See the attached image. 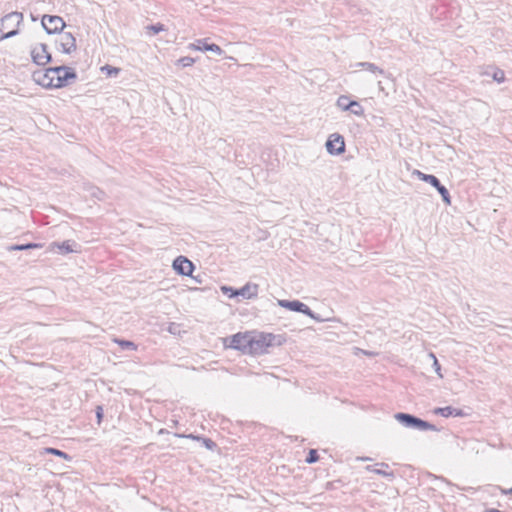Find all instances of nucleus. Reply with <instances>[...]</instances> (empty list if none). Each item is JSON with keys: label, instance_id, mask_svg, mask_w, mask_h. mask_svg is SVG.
Here are the masks:
<instances>
[{"label": "nucleus", "instance_id": "obj_1", "mask_svg": "<svg viewBox=\"0 0 512 512\" xmlns=\"http://www.w3.org/2000/svg\"><path fill=\"white\" fill-rule=\"evenodd\" d=\"M284 338L281 335H274L272 333H259L251 337L250 353L255 355H262L268 352L269 347L282 345Z\"/></svg>", "mask_w": 512, "mask_h": 512}, {"label": "nucleus", "instance_id": "obj_2", "mask_svg": "<svg viewBox=\"0 0 512 512\" xmlns=\"http://www.w3.org/2000/svg\"><path fill=\"white\" fill-rule=\"evenodd\" d=\"M23 19V14L17 11L3 16L0 20V40L16 36L19 33V26L22 24Z\"/></svg>", "mask_w": 512, "mask_h": 512}, {"label": "nucleus", "instance_id": "obj_3", "mask_svg": "<svg viewBox=\"0 0 512 512\" xmlns=\"http://www.w3.org/2000/svg\"><path fill=\"white\" fill-rule=\"evenodd\" d=\"M395 420L406 428L418 430V431H439V429L432 423L425 421L413 414L398 412L394 414Z\"/></svg>", "mask_w": 512, "mask_h": 512}, {"label": "nucleus", "instance_id": "obj_4", "mask_svg": "<svg viewBox=\"0 0 512 512\" xmlns=\"http://www.w3.org/2000/svg\"><path fill=\"white\" fill-rule=\"evenodd\" d=\"M50 71L54 73L56 88L65 87L77 78L76 71L65 65L50 67Z\"/></svg>", "mask_w": 512, "mask_h": 512}, {"label": "nucleus", "instance_id": "obj_5", "mask_svg": "<svg viewBox=\"0 0 512 512\" xmlns=\"http://www.w3.org/2000/svg\"><path fill=\"white\" fill-rule=\"evenodd\" d=\"M414 174H416L420 180L429 183L432 188H435L441 195L442 201L446 205L451 204V196L448 189L441 184L440 180L435 175L425 174L419 170H415Z\"/></svg>", "mask_w": 512, "mask_h": 512}, {"label": "nucleus", "instance_id": "obj_6", "mask_svg": "<svg viewBox=\"0 0 512 512\" xmlns=\"http://www.w3.org/2000/svg\"><path fill=\"white\" fill-rule=\"evenodd\" d=\"M258 284L248 282L243 287L239 289H234L232 287L223 286L221 289L225 295L229 298H233L236 296H241L244 299H252L258 294Z\"/></svg>", "mask_w": 512, "mask_h": 512}, {"label": "nucleus", "instance_id": "obj_7", "mask_svg": "<svg viewBox=\"0 0 512 512\" xmlns=\"http://www.w3.org/2000/svg\"><path fill=\"white\" fill-rule=\"evenodd\" d=\"M41 24L48 34L60 33L66 26L62 17L57 15H44L42 17Z\"/></svg>", "mask_w": 512, "mask_h": 512}, {"label": "nucleus", "instance_id": "obj_8", "mask_svg": "<svg viewBox=\"0 0 512 512\" xmlns=\"http://www.w3.org/2000/svg\"><path fill=\"white\" fill-rule=\"evenodd\" d=\"M31 57L33 62L39 66H44L52 61L48 46L44 43H40L31 49Z\"/></svg>", "mask_w": 512, "mask_h": 512}, {"label": "nucleus", "instance_id": "obj_9", "mask_svg": "<svg viewBox=\"0 0 512 512\" xmlns=\"http://www.w3.org/2000/svg\"><path fill=\"white\" fill-rule=\"evenodd\" d=\"M325 146L329 154L340 155L345 152L344 137L338 133H333L328 137Z\"/></svg>", "mask_w": 512, "mask_h": 512}, {"label": "nucleus", "instance_id": "obj_10", "mask_svg": "<svg viewBox=\"0 0 512 512\" xmlns=\"http://www.w3.org/2000/svg\"><path fill=\"white\" fill-rule=\"evenodd\" d=\"M33 80L44 88H56L54 73H51L50 67L46 70L34 71L32 74Z\"/></svg>", "mask_w": 512, "mask_h": 512}, {"label": "nucleus", "instance_id": "obj_11", "mask_svg": "<svg viewBox=\"0 0 512 512\" xmlns=\"http://www.w3.org/2000/svg\"><path fill=\"white\" fill-rule=\"evenodd\" d=\"M173 269L183 276H192V272L195 269L194 264L185 256H178L174 259L172 264Z\"/></svg>", "mask_w": 512, "mask_h": 512}, {"label": "nucleus", "instance_id": "obj_12", "mask_svg": "<svg viewBox=\"0 0 512 512\" xmlns=\"http://www.w3.org/2000/svg\"><path fill=\"white\" fill-rule=\"evenodd\" d=\"M232 349L250 353L251 336L248 334L237 333L230 338L228 345Z\"/></svg>", "mask_w": 512, "mask_h": 512}, {"label": "nucleus", "instance_id": "obj_13", "mask_svg": "<svg viewBox=\"0 0 512 512\" xmlns=\"http://www.w3.org/2000/svg\"><path fill=\"white\" fill-rule=\"evenodd\" d=\"M59 49L65 54H71L77 48L76 39L70 32H63L60 35L59 41Z\"/></svg>", "mask_w": 512, "mask_h": 512}, {"label": "nucleus", "instance_id": "obj_14", "mask_svg": "<svg viewBox=\"0 0 512 512\" xmlns=\"http://www.w3.org/2000/svg\"><path fill=\"white\" fill-rule=\"evenodd\" d=\"M190 48L199 51H210L217 55L224 54V50L215 43H208L207 38L198 39L195 44H191Z\"/></svg>", "mask_w": 512, "mask_h": 512}, {"label": "nucleus", "instance_id": "obj_15", "mask_svg": "<svg viewBox=\"0 0 512 512\" xmlns=\"http://www.w3.org/2000/svg\"><path fill=\"white\" fill-rule=\"evenodd\" d=\"M434 413L446 418L450 416L465 417L467 415L462 409L454 408L452 406L438 407L434 410Z\"/></svg>", "mask_w": 512, "mask_h": 512}, {"label": "nucleus", "instance_id": "obj_16", "mask_svg": "<svg viewBox=\"0 0 512 512\" xmlns=\"http://www.w3.org/2000/svg\"><path fill=\"white\" fill-rule=\"evenodd\" d=\"M303 302L299 300H278V305L290 311L299 312L302 309Z\"/></svg>", "mask_w": 512, "mask_h": 512}, {"label": "nucleus", "instance_id": "obj_17", "mask_svg": "<svg viewBox=\"0 0 512 512\" xmlns=\"http://www.w3.org/2000/svg\"><path fill=\"white\" fill-rule=\"evenodd\" d=\"M484 74L487 76H491L493 80L498 83H502L505 80L504 71L497 67H488Z\"/></svg>", "mask_w": 512, "mask_h": 512}, {"label": "nucleus", "instance_id": "obj_18", "mask_svg": "<svg viewBox=\"0 0 512 512\" xmlns=\"http://www.w3.org/2000/svg\"><path fill=\"white\" fill-rule=\"evenodd\" d=\"M178 437H185V438H191L197 441H202L203 445L209 449L214 450V448L217 446L216 443L211 440L210 438H205L201 436H194L193 434L184 435V434H177Z\"/></svg>", "mask_w": 512, "mask_h": 512}, {"label": "nucleus", "instance_id": "obj_19", "mask_svg": "<svg viewBox=\"0 0 512 512\" xmlns=\"http://www.w3.org/2000/svg\"><path fill=\"white\" fill-rule=\"evenodd\" d=\"M355 67H361L373 74H379V75H385V71L383 69H381L380 67H378L377 65H375L374 63H370V62H358L355 64Z\"/></svg>", "mask_w": 512, "mask_h": 512}, {"label": "nucleus", "instance_id": "obj_20", "mask_svg": "<svg viewBox=\"0 0 512 512\" xmlns=\"http://www.w3.org/2000/svg\"><path fill=\"white\" fill-rule=\"evenodd\" d=\"M54 246H56L62 254H68L71 252H75L76 250L73 248L76 246L75 241L67 240L62 243H53Z\"/></svg>", "mask_w": 512, "mask_h": 512}, {"label": "nucleus", "instance_id": "obj_21", "mask_svg": "<svg viewBox=\"0 0 512 512\" xmlns=\"http://www.w3.org/2000/svg\"><path fill=\"white\" fill-rule=\"evenodd\" d=\"M352 114L362 117L364 116V108L356 100H351L349 110Z\"/></svg>", "mask_w": 512, "mask_h": 512}, {"label": "nucleus", "instance_id": "obj_22", "mask_svg": "<svg viewBox=\"0 0 512 512\" xmlns=\"http://www.w3.org/2000/svg\"><path fill=\"white\" fill-rule=\"evenodd\" d=\"M44 453L45 454H51V455H55V456H58V457H61L65 460H71L72 457L67 454L66 452L62 451V450H59L57 448H52V447H47L44 449Z\"/></svg>", "mask_w": 512, "mask_h": 512}, {"label": "nucleus", "instance_id": "obj_23", "mask_svg": "<svg viewBox=\"0 0 512 512\" xmlns=\"http://www.w3.org/2000/svg\"><path fill=\"white\" fill-rule=\"evenodd\" d=\"M42 244L39 243H27V244H16L11 246L9 249L13 251H22L34 248H41Z\"/></svg>", "mask_w": 512, "mask_h": 512}, {"label": "nucleus", "instance_id": "obj_24", "mask_svg": "<svg viewBox=\"0 0 512 512\" xmlns=\"http://www.w3.org/2000/svg\"><path fill=\"white\" fill-rule=\"evenodd\" d=\"M115 342L123 349V350H131L135 351L137 350V345L130 341L125 339H115Z\"/></svg>", "mask_w": 512, "mask_h": 512}, {"label": "nucleus", "instance_id": "obj_25", "mask_svg": "<svg viewBox=\"0 0 512 512\" xmlns=\"http://www.w3.org/2000/svg\"><path fill=\"white\" fill-rule=\"evenodd\" d=\"M351 100L346 95H341L338 97L336 105L338 108H340L343 111H348L350 106Z\"/></svg>", "mask_w": 512, "mask_h": 512}, {"label": "nucleus", "instance_id": "obj_26", "mask_svg": "<svg viewBox=\"0 0 512 512\" xmlns=\"http://www.w3.org/2000/svg\"><path fill=\"white\" fill-rule=\"evenodd\" d=\"M299 313L307 315L308 317L316 320L317 322L323 321V319L315 312H313L305 303L302 304V309L299 311Z\"/></svg>", "mask_w": 512, "mask_h": 512}, {"label": "nucleus", "instance_id": "obj_27", "mask_svg": "<svg viewBox=\"0 0 512 512\" xmlns=\"http://www.w3.org/2000/svg\"><path fill=\"white\" fill-rule=\"evenodd\" d=\"M299 313L307 315L308 317L316 320L317 322L323 321V319L315 312H313L305 303L302 304V309L299 311Z\"/></svg>", "mask_w": 512, "mask_h": 512}, {"label": "nucleus", "instance_id": "obj_28", "mask_svg": "<svg viewBox=\"0 0 512 512\" xmlns=\"http://www.w3.org/2000/svg\"><path fill=\"white\" fill-rule=\"evenodd\" d=\"M299 313L307 315L308 317L316 320L317 322L323 321V319L315 312H313L305 303L302 304V309L299 311Z\"/></svg>", "mask_w": 512, "mask_h": 512}, {"label": "nucleus", "instance_id": "obj_29", "mask_svg": "<svg viewBox=\"0 0 512 512\" xmlns=\"http://www.w3.org/2000/svg\"><path fill=\"white\" fill-rule=\"evenodd\" d=\"M101 70L103 72L106 73L107 76L109 77H112V76H117L120 72V69L119 68H116V67H113V66H110V65H105L101 68Z\"/></svg>", "mask_w": 512, "mask_h": 512}, {"label": "nucleus", "instance_id": "obj_30", "mask_svg": "<svg viewBox=\"0 0 512 512\" xmlns=\"http://www.w3.org/2000/svg\"><path fill=\"white\" fill-rule=\"evenodd\" d=\"M318 460H319V455H318L317 450L310 449L309 452H308V455H307V457L305 459V461L308 464H313V463L317 462Z\"/></svg>", "mask_w": 512, "mask_h": 512}, {"label": "nucleus", "instance_id": "obj_31", "mask_svg": "<svg viewBox=\"0 0 512 512\" xmlns=\"http://www.w3.org/2000/svg\"><path fill=\"white\" fill-rule=\"evenodd\" d=\"M195 63V59L189 56L181 57L178 59L177 64L182 67H189Z\"/></svg>", "mask_w": 512, "mask_h": 512}, {"label": "nucleus", "instance_id": "obj_32", "mask_svg": "<svg viewBox=\"0 0 512 512\" xmlns=\"http://www.w3.org/2000/svg\"><path fill=\"white\" fill-rule=\"evenodd\" d=\"M367 469L375 472L378 475L386 477L388 479H393L394 478V472L393 471H386V470H383V469H371L370 466H368Z\"/></svg>", "mask_w": 512, "mask_h": 512}, {"label": "nucleus", "instance_id": "obj_33", "mask_svg": "<svg viewBox=\"0 0 512 512\" xmlns=\"http://www.w3.org/2000/svg\"><path fill=\"white\" fill-rule=\"evenodd\" d=\"M147 29L148 31H151L153 35L166 30L165 25L161 23L149 25L147 26Z\"/></svg>", "mask_w": 512, "mask_h": 512}, {"label": "nucleus", "instance_id": "obj_34", "mask_svg": "<svg viewBox=\"0 0 512 512\" xmlns=\"http://www.w3.org/2000/svg\"><path fill=\"white\" fill-rule=\"evenodd\" d=\"M430 356L433 358V367H434L435 372L439 375L440 378H442L443 375L440 372L441 366H440L436 356L433 353H430Z\"/></svg>", "mask_w": 512, "mask_h": 512}, {"label": "nucleus", "instance_id": "obj_35", "mask_svg": "<svg viewBox=\"0 0 512 512\" xmlns=\"http://www.w3.org/2000/svg\"><path fill=\"white\" fill-rule=\"evenodd\" d=\"M96 417H97L98 423H100L103 418V409L101 406H97V408H96Z\"/></svg>", "mask_w": 512, "mask_h": 512}, {"label": "nucleus", "instance_id": "obj_36", "mask_svg": "<svg viewBox=\"0 0 512 512\" xmlns=\"http://www.w3.org/2000/svg\"><path fill=\"white\" fill-rule=\"evenodd\" d=\"M177 325L175 323H170L168 327V331L172 334L176 333Z\"/></svg>", "mask_w": 512, "mask_h": 512}, {"label": "nucleus", "instance_id": "obj_37", "mask_svg": "<svg viewBox=\"0 0 512 512\" xmlns=\"http://www.w3.org/2000/svg\"><path fill=\"white\" fill-rule=\"evenodd\" d=\"M104 193L102 191H98L97 194H94L98 199H101L100 195H103Z\"/></svg>", "mask_w": 512, "mask_h": 512}, {"label": "nucleus", "instance_id": "obj_38", "mask_svg": "<svg viewBox=\"0 0 512 512\" xmlns=\"http://www.w3.org/2000/svg\"><path fill=\"white\" fill-rule=\"evenodd\" d=\"M376 465H377V466H381V467H386V468H388V464H386V463H384V462H382V463H378V464H376Z\"/></svg>", "mask_w": 512, "mask_h": 512}, {"label": "nucleus", "instance_id": "obj_39", "mask_svg": "<svg viewBox=\"0 0 512 512\" xmlns=\"http://www.w3.org/2000/svg\"><path fill=\"white\" fill-rule=\"evenodd\" d=\"M508 493H512V488L508 491Z\"/></svg>", "mask_w": 512, "mask_h": 512}]
</instances>
